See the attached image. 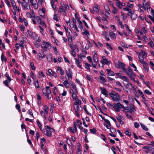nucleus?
<instances>
[{"label": "nucleus", "mask_w": 154, "mask_h": 154, "mask_svg": "<svg viewBox=\"0 0 154 154\" xmlns=\"http://www.w3.org/2000/svg\"><path fill=\"white\" fill-rule=\"evenodd\" d=\"M81 100L77 99L74 103V107L75 110V112L78 117L79 116V113L82 111L83 109L81 106Z\"/></svg>", "instance_id": "1"}, {"label": "nucleus", "mask_w": 154, "mask_h": 154, "mask_svg": "<svg viewBox=\"0 0 154 154\" xmlns=\"http://www.w3.org/2000/svg\"><path fill=\"white\" fill-rule=\"evenodd\" d=\"M45 128L43 131L44 134L48 137H51L52 132L54 131V130L48 125L45 126Z\"/></svg>", "instance_id": "2"}, {"label": "nucleus", "mask_w": 154, "mask_h": 154, "mask_svg": "<svg viewBox=\"0 0 154 154\" xmlns=\"http://www.w3.org/2000/svg\"><path fill=\"white\" fill-rule=\"evenodd\" d=\"M49 88V86H46L45 88H43L42 90L43 93L47 96V98L49 99H51V92Z\"/></svg>", "instance_id": "3"}, {"label": "nucleus", "mask_w": 154, "mask_h": 154, "mask_svg": "<svg viewBox=\"0 0 154 154\" xmlns=\"http://www.w3.org/2000/svg\"><path fill=\"white\" fill-rule=\"evenodd\" d=\"M109 94L113 100L118 101L120 100V96L118 93L113 92L109 93Z\"/></svg>", "instance_id": "4"}, {"label": "nucleus", "mask_w": 154, "mask_h": 154, "mask_svg": "<svg viewBox=\"0 0 154 154\" xmlns=\"http://www.w3.org/2000/svg\"><path fill=\"white\" fill-rule=\"evenodd\" d=\"M124 71L129 77H131L132 76H136L135 74L133 73L132 70L130 66L128 67L127 70L125 68V70H124Z\"/></svg>", "instance_id": "5"}, {"label": "nucleus", "mask_w": 154, "mask_h": 154, "mask_svg": "<svg viewBox=\"0 0 154 154\" xmlns=\"http://www.w3.org/2000/svg\"><path fill=\"white\" fill-rule=\"evenodd\" d=\"M116 66L117 68L121 69L123 71H124V70H125V65L123 63L119 62L116 64Z\"/></svg>", "instance_id": "6"}, {"label": "nucleus", "mask_w": 154, "mask_h": 154, "mask_svg": "<svg viewBox=\"0 0 154 154\" xmlns=\"http://www.w3.org/2000/svg\"><path fill=\"white\" fill-rule=\"evenodd\" d=\"M125 108V107L122 105L120 103H116V105L114 107V108L116 111L119 112V111L120 108Z\"/></svg>", "instance_id": "7"}, {"label": "nucleus", "mask_w": 154, "mask_h": 154, "mask_svg": "<svg viewBox=\"0 0 154 154\" xmlns=\"http://www.w3.org/2000/svg\"><path fill=\"white\" fill-rule=\"evenodd\" d=\"M100 89L101 91V92L102 94L104 95L105 97H107L108 94H107V93L108 92V91L106 90V89L105 88L102 87H100Z\"/></svg>", "instance_id": "8"}, {"label": "nucleus", "mask_w": 154, "mask_h": 154, "mask_svg": "<svg viewBox=\"0 0 154 154\" xmlns=\"http://www.w3.org/2000/svg\"><path fill=\"white\" fill-rule=\"evenodd\" d=\"M11 80V79L10 78H8L7 79L3 82V83L7 86L9 88H10V87L9 86V83L10 82Z\"/></svg>", "instance_id": "9"}, {"label": "nucleus", "mask_w": 154, "mask_h": 154, "mask_svg": "<svg viewBox=\"0 0 154 154\" xmlns=\"http://www.w3.org/2000/svg\"><path fill=\"white\" fill-rule=\"evenodd\" d=\"M97 52L95 51H94L92 54L94 55L93 56V59L94 62L95 63L98 61L97 55L96 54Z\"/></svg>", "instance_id": "10"}, {"label": "nucleus", "mask_w": 154, "mask_h": 154, "mask_svg": "<svg viewBox=\"0 0 154 154\" xmlns=\"http://www.w3.org/2000/svg\"><path fill=\"white\" fill-rule=\"evenodd\" d=\"M66 72L68 77H72V70L71 69H68L67 70H66Z\"/></svg>", "instance_id": "11"}, {"label": "nucleus", "mask_w": 154, "mask_h": 154, "mask_svg": "<svg viewBox=\"0 0 154 154\" xmlns=\"http://www.w3.org/2000/svg\"><path fill=\"white\" fill-rule=\"evenodd\" d=\"M94 7L93 8V9L95 12L97 13H98L100 8L99 6L97 4H94Z\"/></svg>", "instance_id": "12"}, {"label": "nucleus", "mask_w": 154, "mask_h": 154, "mask_svg": "<svg viewBox=\"0 0 154 154\" xmlns=\"http://www.w3.org/2000/svg\"><path fill=\"white\" fill-rule=\"evenodd\" d=\"M57 71L58 73H60L62 75H64V74L63 70L59 66L57 67Z\"/></svg>", "instance_id": "13"}, {"label": "nucleus", "mask_w": 154, "mask_h": 154, "mask_svg": "<svg viewBox=\"0 0 154 154\" xmlns=\"http://www.w3.org/2000/svg\"><path fill=\"white\" fill-rule=\"evenodd\" d=\"M86 40L87 44L85 46V48L86 50H88L90 47L91 48L92 47V45L88 40Z\"/></svg>", "instance_id": "14"}, {"label": "nucleus", "mask_w": 154, "mask_h": 154, "mask_svg": "<svg viewBox=\"0 0 154 154\" xmlns=\"http://www.w3.org/2000/svg\"><path fill=\"white\" fill-rule=\"evenodd\" d=\"M58 10L59 12L62 13L63 15L65 16L66 15V12L62 8L60 7Z\"/></svg>", "instance_id": "15"}, {"label": "nucleus", "mask_w": 154, "mask_h": 154, "mask_svg": "<svg viewBox=\"0 0 154 154\" xmlns=\"http://www.w3.org/2000/svg\"><path fill=\"white\" fill-rule=\"evenodd\" d=\"M68 37L69 45H71V44L72 43V38L71 35H70L69 32L68 34Z\"/></svg>", "instance_id": "16"}, {"label": "nucleus", "mask_w": 154, "mask_h": 154, "mask_svg": "<svg viewBox=\"0 0 154 154\" xmlns=\"http://www.w3.org/2000/svg\"><path fill=\"white\" fill-rule=\"evenodd\" d=\"M69 84L72 87V88L73 89H74L77 92V89L75 84L74 83H73L71 81H69Z\"/></svg>", "instance_id": "17"}, {"label": "nucleus", "mask_w": 154, "mask_h": 154, "mask_svg": "<svg viewBox=\"0 0 154 154\" xmlns=\"http://www.w3.org/2000/svg\"><path fill=\"white\" fill-rule=\"evenodd\" d=\"M123 10L125 11H128L129 12V13L132 14H134V11H132L131 9H129L127 7H126L125 8H123Z\"/></svg>", "instance_id": "18"}, {"label": "nucleus", "mask_w": 154, "mask_h": 154, "mask_svg": "<svg viewBox=\"0 0 154 154\" xmlns=\"http://www.w3.org/2000/svg\"><path fill=\"white\" fill-rule=\"evenodd\" d=\"M69 45L72 50L74 51L75 49H77V50H78V49L77 48V46L76 45H73L71 44V45Z\"/></svg>", "instance_id": "19"}, {"label": "nucleus", "mask_w": 154, "mask_h": 154, "mask_svg": "<svg viewBox=\"0 0 154 154\" xmlns=\"http://www.w3.org/2000/svg\"><path fill=\"white\" fill-rule=\"evenodd\" d=\"M106 70L109 76H113L114 74V73L113 72L111 71L110 69H107Z\"/></svg>", "instance_id": "20"}, {"label": "nucleus", "mask_w": 154, "mask_h": 154, "mask_svg": "<svg viewBox=\"0 0 154 154\" xmlns=\"http://www.w3.org/2000/svg\"><path fill=\"white\" fill-rule=\"evenodd\" d=\"M109 34L111 38L114 39L116 38V36H115V34L112 31H110L109 32Z\"/></svg>", "instance_id": "21"}, {"label": "nucleus", "mask_w": 154, "mask_h": 154, "mask_svg": "<svg viewBox=\"0 0 154 154\" xmlns=\"http://www.w3.org/2000/svg\"><path fill=\"white\" fill-rule=\"evenodd\" d=\"M147 31L146 30L145 28L143 27L140 31V33L141 35H142L143 34L145 33Z\"/></svg>", "instance_id": "22"}, {"label": "nucleus", "mask_w": 154, "mask_h": 154, "mask_svg": "<svg viewBox=\"0 0 154 154\" xmlns=\"http://www.w3.org/2000/svg\"><path fill=\"white\" fill-rule=\"evenodd\" d=\"M48 61L49 62H51L52 61V57L51 54H50L48 55L47 57Z\"/></svg>", "instance_id": "23"}, {"label": "nucleus", "mask_w": 154, "mask_h": 154, "mask_svg": "<svg viewBox=\"0 0 154 154\" xmlns=\"http://www.w3.org/2000/svg\"><path fill=\"white\" fill-rule=\"evenodd\" d=\"M107 106L109 107L110 108H114V107L116 105V103H114L113 104H112L110 103H107Z\"/></svg>", "instance_id": "24"}, {"label": "nucleus", "mask_w": 154, "mask_h": 154, "mask_svg": "<svg viewBox=\"0 0 154 154\" xmlns=\"http://www.w3.org/2000/svg\"><path fill=\"white\" fill-rule=\"evenodd\" d=\"M118 11V9L114 6L112 7V12L113 13L116 14Z\"/></svg>", "instance_id": "25"}, {"label": "nucleus", "mask_w": 154, "mask_h": 154, "mask_svg": "<svg viewBox=\"0 0 154 154\" xmlns=\"http://www.w3.org/2000/svg\"><path fill=\"white\" fill-rule=\"evenodd\" d=\"M70 79L69 78H68V79H66V80H65L63 82V84L65 85H67L69 84V82Z\"/></svg>", "instance_id": "26"}, {"label": "nucleus", "mask_w": 154, "mask_h": 154, "mask_svg": "<svg viewBox=\"0 0 154 154\" xmlns=\"http://www.w3.org/2000/svg\"><path fill=\"white\" fill-rule=\"evenodd\" d=\"M44 110L46 114H48V112L49 108L46 105L44 106Z\"/></svg>", "instance_id": "27"}, {"label": "nucleus", "mask_w": 154, "mask_h": 154, "mask_svg": "<svg viewBox=\"0 0 154 154\" xmlns=\"http://www.w3.org/2000/svg\"><path fill=\"white\" fill-rule=\"evenodd\" d=\"M58 92V90L57 87H55L54 88V91H53V93L55 95H56V94Z\"/></svg>", "instance_id": "28"}, {"label": "nucleus", "mask_w": 154, "mask_h": 154, "mask_svg": "<svg viewBox=\"0 0 154 154\" xmlns=\"http://www.w3.org/2000/svg\"><path fill=\"white\" fill-rule=\"evenodd\" d=\"M59 17V15L58 14L57 15L56 14H54V15L53 19L54 20H56L57 21H59V20L57 18V17Z\"/></svg>", "instance_id": "29"}, {"label": "nucleus", "mask_w": 154, "mask_h": 154, "mask_svg": "<svg viewBox=\"0 0 154 154\" xmlns=\"http://www.w3.org/2000/svg\"><path fill=\"white\" fill-rule=\"evenodd\" d=\"M47 74L50 76H53L52 71L51 69L48 70V72H47Z\"/></svg>", "instance_id": "30"}, {"label": "nucleus", "mask_w": 154, "mask_h": 154, "mask_svg": "<svg viewBox=\"0 0 154 154\" xmlns=\"http://www.w3.org/2000/svg\"><path fill=\"white\" fill-rule=\"evenodd\" d=\"M89 33L88 31L87 30L85 31L84 32H82V35H85L87 37V38H88L89 37L88 36V35H89Z\"/></svg>", "instance_id": "31"}, {"label": "nucleus", "mask_w": 154, "mask_h": 154, "mask_svg": "<svg viewBox=\"0 0 154 154\" xmlns=\"http://www.w3.org/2000/svg\"><path fill=\"white\" fill-rule=\"evenodd\" d=\"M99 81L102 83H104L106 81L104 78H100Z\"/></svg>", "instance_id": "32"}, {"label": "nucleus", "mask_w": 154, "mask_h": 154, "mask_svg": "<svg viewBox=\"0 0 154 154\" xmlns=\"http://www.w3.org/2000/svg\"><path fill=\"white\" fill-rule=\"evenodd\" d=\"M143 149L148 150L149 151H151L152 147L149 146H144L143 147Z\"/></svg>", "instance_id": "33"}, {"label": "nucleus", "mask_w": 154, "mask_h": 154, "mask_svg": "<svg viewBox=\"0 0 154 154\" xmlns=\"http://www.w3.org/2000/svg\"><path fill=\"white\" fill-rule=\"evenodd\" d=\"M116 4L118 7L119 8H122V7L121 6V3L120 2L119 0H117Z\"/></svg>", "instance_id": "34"}, {"label": "nucleus", "mask_w": 154, "mask_h": 154, "mask_svg": "<svg viewBox=\"0 0 154 154\" xmlns=\"http://www.w3.org/2000/svg\"><path fill=\"white\" fill-rule=\"evenodd\" d=\"M102 118V119L104 120V121H105V122L107 124H108V125H111V124L110 123V121L108 120V119H105L104 118H102V116H100Z\"/></svg>", "instance_id": "35"}, {"label": "nucleus", "mask_w": 154, "mask_h": 154, "mask_svg": "<svg viewBox=\"0 0 154 154\" xmlns=\"http://www.w3.org/2000/svg\"><path fill=\"white\" fill-rule=\"evenodd\" d=\"M127 86H128L129 87L130 86H131V88L132 89H133V90H135V88L134 87V86L131 83H128L127 84Z\"/></svg>", "instance_id": "36"}, {"label": "nucleus", "mask_w": 154, "mask_h": 154, "mask_svg": "<svg viewBox=\"0 0 154 154\" xmlns=\"http://www.w3.org/2000/svg\"><path fill=\"white\" fill-rule=\"evenodd\" d=\"M78 23H79L78 27L80 29L82 28L83 24L82 22L80 20L78 21Z\"/></svg>", "instance_id": "37"}, {"label": "nucleus", "mask_w": 154, "mask_h": 154, "mask_svg": "<svg viewBox=\"0 0 154 154\" xmlns=\"http://www.w3.org/2000/svg\"><path fill=\"white\" fill-rule=\"evenodd\" d=\"M90 131L93 134H95L96 133V130L95 128H93L90 130Z\"/></svg>", "instance_id": "38"}, {"label": "nucleus", "mask_w": 154, "mask_h": 154, "mask_svg": "<svg viewBox=\"0 0 154 154\" xmlns=\"http://www.w3.org/2000/svg\"><path fill=\"white\" fill-rule=\"evenodd\" d=\"M140 125L142 127V128L145 131H148V128H147L145 126L143 125L142 124H140Z\"/></svg>", "instance_id": "39"}, {"label": "nucleus", "mask_w": 154, "mask_h": 154, "mask_svg": "<svg viewBox=\"0 0 154 154\" xmlns=\"http://www.w3.org/2000/svg\"><path fill=\"white\" fill-rule=\"evenodd\" d=\"M131 18L133 20H135L137 18V16L136 14H133L131 16Z\"/></svg>", "instance_id": "40"}, {"label": "nucleus", "mask_w": 154, "mask_h": 154, "mask_svg": "<svg viewBox=\"0 0 154 154\" xmlns=\"http://www.w3.org/2000/svg\"><path fill=\"white\" fill-rule=\"evenodd\" d=\"M40 24L42 25H44L46 27V25L45 23L43 21H42L41 20L38 22Z\"/></svg>", "instance_id": "41"}, {"label": "nucleus", "mask_w": 154, "mask_h": 154, "mask_svg": "<svg viewBox=\"0 0 154 154\" xmlns=\"http://www.w3.org/2000/svg\"><path fill=\"white\" fill-rule=\"evenodd\" d=\"M84 111L86 112V113L89 115L91 116V113L88 112L86 108V106L85 105L84 106Z\"/></svg>", "instance_id": "42"}, {"label": "nucleus", "mask_w": 154, "mask_h": 154, "mask_svg": "<svg viewBox=\"0 0 154 154\" xmlns=\"http://www.w3.org/2000/svg\"><path fill=\"white\" fill-rule=\"evenodd\" d=\"M30 66L32 68V70H35V67L34 66V63L33 62H31L30 63Z\"/></svg>", "instance_id": "43"}, {"label": "nucleus", "mask_w": 154, "mask_h": 154, "mask_svg": "<svg viewBox=\"0 0 154 154\" xmlns=\"http://www.w3.org/2000/svg\"><path fill=\"white\" fill-rule=\"evenodd\" d=\"M72 97L73 100H76L77 99V96L75 93L72 94Z\"/></svg>", "instance_id": "44"}, {"label": "nucleus", "mask_w": 154, "mask_h": 154, "mask_svg": "<svg viewBox=\"0 0 154 154\" xmlns=\"http://www.w3.org/2000/svg\"><path fill=\"white\" fill-rule=\"evenodd\" d=\"M144 93L148 95H150L151 94V92L148 90H145L144 91Z\"/></svg>", "instance_id": "45"}, {"label": "nucleus", "mask_w": 154, "mask_h": 154, "mask_svg": "<svg viewBox=\"0 0 154 154\" xmlns=\"http://www.w3.org/2000/svg\"><path fill=\"white\" fill-rule=\"evenodd\" d=\"M103 61V63L105 64H110V62L106 59H104V60Z\"/></svg>", "instance_id": "46"}, {"label": "nucleus", "mask_w": 154, "mask_h": 154, "mask_svg": "<svg viewBox=\"0 0 154 154\" xmlns=\"http://www.w3.org/2000/svg\"><path fill=\"white\" fill-rule=\"evenodd\" d=\"M140 62L143 65V67L148 66V64L146 62L141 61H140Z\"/></svg>", "instance_id": "47"}, {"label": "nucleus", "mask_w": 154, "mask_h": 154, "mask_svg": "<svg viewBox=\"0 0 154 154\" xmlns=\"http://www.w3.org/2000/svg\"><path fill=\"white\" fill-rule=\"evenodd\" d=\"M138 57L140 60H143L144 58V56L143 55H140Z\"/></svg>", "instance_id": "48"}, {"label": "nucleus", "mask_w": 154, "mask_h": 154, "mask_svg": "<svg viewBox=\"0 0 154 154\" xmlns=\"http://www.w3.org/2000/svg\"><path fill=\"white\" fill-rule=\"evenodd\" d=\"M40 114L42 116H43L44 118L46 119V117L45 115V113L44 112L42 111H40Z\"/></svg>", "instance_id": "49"}, {"label": "nucleus", "mask_w": 154, "mask_h": 154, "mask_svg": "<svg viewBox=\"0 0 154 154\" xmlns=\"http://www.w3.org/2000/svg\"><path fill=\"white\" fill-rule=\"evenodd\" d=\"M5 2L8 7H11V5L10 4V2L8 0H5Z\"/></svg>", "instance_id": "50"}, {"label": "nucleus", "mask_w": 154, "mask_h": 154, "mask_svg": "<svg viewBox=\"0 0 154 154\" xmlns=\"http://www.w3.org/2000/svg\"><path fill=\"white\" fill-rule=\"evenodd\" d=\"M125 114L126 116L128 118L132 120H133V119L132 118V117L131 115H129V114H127L126 113H125Z\"/></svg>", "instance_id": "51"}, {"label": "nucleus", "mask_w": 154, "mask_h": 154, "mask_svg": "<svg viewBox=\"0 0 154 154\" xmlns=\"http://www.w3.org/2000/svg\"><path fill=\"white\" fill-rule=\"evenodd\" d=\"M125 134L127 135L130 136L131 135V133L129 132V130H127L125 132Z\"/></svg>", "instance_id": "52"}, {"label": "nucleus", "mask_w": 154, "mask_h": 154, "mask_svg": "<svg viewBox=\"0 0 154 154\" xmlns=\"http://www.w3.org/2000/svg\"><path fill=\"white\" fill-rule=\"evenodd\" d=\"M72 22L73 23L72 24V27H74V26L76 25V20L74 18L72 19Z\"/></svg>", "instance_id": "53"}, {"label": "nucleus", "mask_w": 154, "mask_h": 154, "mask_svg": "<svg viewBox=\"0 0 154 154\" xmlns=\"http://www.w3.org/2000/svg\"><path fill=\"white\" fill-rule=\"evenodd\" d=\"M117 119V120L120 122V123L121 124H123V122L119 117H116Z\"/></svg>", "instance_id": "54"}, {"label": "nucleus", "mask_w": 154, "mask_h": 154, "mask_svg": "<svg viewBox=\"0 0 154 154\" xmlns=\"http://www.w3.org/2000/svg\"><path fill=\"white\" fill-rule=\"evenodd\" d=\"M121 13L122 15V16L123 19L124 20L126 19L127 18V17L126 16H125V14L124 13V12H123L122 11H121Z\"/></svg>", "instance_id": "55"}, {"label": "nucleus", "mask_w": 154, "mask_h": 154, "mask_svg": "<svg viewBox=\"0 0 154 154\" xmlns=\"http://www.w3.org/2000/svg\"><path fill=\"white\" fill-rule=\"evenodd\" d=\"M104 7L105 9L106 10H107V11L108 10V11H110V9L109 8L108 6V5L107 4H104Z\"/></svg>", "instance_id": "56"}, {"label": "nucleus", "mask_w": 154, "mask_h": 154, "mask_svg": "<svg viewBox=\"0 0 154 154\" xmlns=\"http://www.w3.org/2000/svg\"><path fill=\"white\" fill-rule=\"evenodd\" d=\"M38 76H40L41 77H42V76L44 77V75L43 74V72H38Z\"/></svg>", "instance_id": "57"}, {"label": "nucleus", "mask_w": 154, "mask_h": 154, "mask_svg": "<svg viewBox=\"0 0 154 154\" xmlns=\"http://www.w3.org/2000/svg\"><path fill=\"white\" fill-rule=\"evenodd\" d=\"M35 85V86L38 88L39 87V85L38 84V80H36V81L34 82Z\"/></svg>", "instance_id": "58"}, {"label": "nucleus", "mask_w": 154, "mask_h": 154, "mask_svg": "<svg viewBox=\"0 0 154 154\" xmlns=\"http://www.w3.org/2000/svg\"><path fill=\"white\" fill-rule=\"evenodd\" d=\"M134 126L136 128H138L140 126L139 124L137 122L134 123Z\"/></svg>", "instance_id": "59"}, {"label": "nucleus", "mask_w": 154, "mask_h": 154, "mask_svg": "<svg viewBox=\"0 0 154 154\" xmlns=\"http://www.w3.org/2000/svg\"><path fill=\"white\" fill-rule=\"evenodd\" d=\"M16 108L19 111L20 110V105L19 104H16Z\"/></svg>", "instance_id": "60"}, {"label": "nucleus", "mask_w": 154, "mask_h": 154, "mask_svg": "<svg viewBox=\"0 0 154 154\" xmlns=\"http://www.w3.org/2000/svg\"><path fill=\"white\" fill-rule=\"evenodd\" d=\"M85 65L86 69L89 70L90 69L89 67L91 66V65L87 63H85Z\"/></svg>", "instance_id": "61"}, {"label": "nucleus", "mask_w": 154, "mask_h": 154, "mask_svg": "<svg viewBox=\"0 0 154 154\" xmlns=\"http://www.w3.org/2000/svg\"><path fill=\"white\" fill-rule=\"evenodd\" d=\"M116 84L117 85L120 87L121 88L122 87V85L119 81H117L116 82Z\"/></svg>", "instance_id": "62"}, {"label": "nucleus", "mask_w": 154, "mask_h": 154, "mask_svg": "<svg viewBox=\"0 0 154 154\" xmlns=\"http://www.w3.org/2000/svg\"><path fill=\"white\" fill-rule=\"evenodd\" d=\"M81 151L79 147H78V148L77 150V154H81Z\"/></svg>", "instance_id": "63"}, {"label": "nucleus", "mask_w": 154, "mask_h": 154, "mask_svg": "<svg viewBox=\"0 0 154 154\" xmlns=\"http://www.w3.org/2000/svg\"><path fill=\"white\" fill-rule=\"evenodd\" d=\"M148 17L151 19V20L152 21L153 23H154V16L152 17L151 16L149 15L148 16Z\"/></svg>", "instance_id": "64"}]
</instances>
